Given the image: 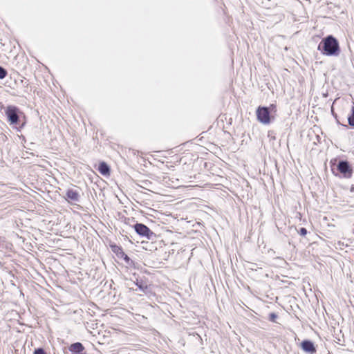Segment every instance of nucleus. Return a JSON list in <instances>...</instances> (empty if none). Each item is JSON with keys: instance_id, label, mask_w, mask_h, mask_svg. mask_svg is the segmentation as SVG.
I'll return each mask as SVG.
<instances>
[{"instance_id": "dca6fc26", "label": "nucleus", "mask_w": 354, "mask_h": 354, "mask_svg": "<svg viewBox=\"0 0 354 354\" xmlns=\"http://www.w3.org/2000/svg\"><path fill=\"white\" fill-rule=\"evenodd\" d=\"M272 319L274 320V319L276 317V315L274 314H272Z\"/></svg>"}, {"instance_id": "f8f14e48", "label": "nucleus", "mask_w": 354, "mask_h": 354, "mask_svg": "<svg viewBox=\"0 0 354 354\" xmlns=\"http://www.w3.org/2000/svg\"><path fill=\"white\" fill-rule=\"evenodd\" d=\"M6 71L0 66V79H3L6 76Z\"/></svg>"}, {"instance_id": "423d86ee", "label": "nucleus", "mask_w": 354, "mask_h": 354, "mask_svg": "<svg viewBox=\"0 0 354 354\" xmlns=\"http://www.w3.org/2000/svg\"><path fill=\"white\" fill-rule=\"evenodd\" d=\"M67 198L71 201L76 202L79 200V193L74 189H68L66 193Z\"/></svg>"}, {"instance_id": "0eeeda50", "label": "nucleus", "mask_w": 354, "mask_h": 354, "mask_svg": "<svg viewBox=\"0 0 354 354\" xmlns=\"http://www.w3.org/2000/svg\"><path fill=\"white\" fill-rule=\"evenodd\" d=\"M338 169L341 173L344 174L345 176L347 174V173L350 174V168L347 162H340L338 165Z\"/></svg>"}, {"instance_id": "2eb2a0df", "label": "nucleus", "mask_w": 354, "mask_h": 354, "mask_svg": "<svg viewBox=\"0 0 354 354\" xmlns=\"http://www.w3.org/2000/svg\"><path fill=\"white\" fill-rule=\"evenodd\" d=\"M122 259H124L126 261H128L129 260V258L128 257V256L127 254H125L124 253V256L123 257H122Z\"/></svg>"}, {"instance_id": "7ed1b4c3", "label": "nucleus", "mask_w": 354, "mask_h": 354, "mask_svg": "<svg viewBox=\"0 0 354 354\" xmlns=\"http://www.w3.org/2000/svg\"><path fill=\"white\" fill-rule=\"evenodd\" d=\"M5 113L10 124H17L18 122V113H19L18 108L15 106H8L6 108Z\"/></svg>"}, {"instance_id": "39448f33", "label": "nucleus", "mask_w": 354, "mask_h": 354, "mask_svg": "<svg viewBox=\"0 0 354 354\" xmlns=\"http://www.w3.org/2000/svg\"><path fill=\"white\" fill-rule=\"evenodd\" d=\"M301 348L304 351L313 353L315 352V348L313 344L310 341H304L301 343Z\"/></svg>"}, {"instance_id": "1a4fd4ad", "label": "nucleus", "mask_w": 354, "mask_h": 354, "mask_svg": "<svg viewBox=\"0 0 354 354\" xmlns=\"http://www.w3.org/2000/svg\"><path fill=\"white\" fill-rule=\"evenodd\" d=\"M69 349L71 351L77 353L82 352L84 350V346L81 343L77 342L71 344Z\"/></svg>"}, {"instance_id": "4468645a", "label": "nucleus", "mask_w": 354, "mask_h": 354, "mask_svg": "<svg viewBox=\"0 0 354 354\" xmlns=\"http://www.w3.org/2000/svg\"><path fill=\"white\" fill-rule=\"evenodd\" d=\"M299 234L301 235V236H305L307 234V230L306 229L302 227L300 229V231H299Z\"/></svg>"}, {"instance_id": "20e7f679", "label": "nucleus", "mask_w": 354, "mask_h": 354, "mask_svg": "<svg viewBox=\"0 0 354 354\" xmlns=\"http://www.w3.org/2000/svg\"><path fill=\"white\" fill-rule=\"evenodd\" d=\"M134 228L138 234L146 236L148 239H149L151 235L153 234L146 225L141 223H137L135 225Z\"/></svg>"}, {"instance_id": "f257e3e1", "label": "nucleus", "mask_w": 354, "mask_h": 354, "mask_svg": "<svg viewBox=\"0 0 354 354\" xmlns=\"http://www.w3.org/2000/svg\"><path fill=\"white\" fill-rule=\"evenodd\" d=\"M322 53L328 56L337 55L339 50L338 42L333 36H328L322 41L318 49L322 50Z\"/></svg>"}, {"instance_id": "ddd939ff", "label": "nucleus", "mask_w": 354, "mask_h": 354, "mask_svg": "<svg viewBox=\"0 0 354 354\" xmlns=\"http://www.w3.org/2000/svg\"><path fill=\"white\" fill-rule=\"evenodd\" d=\"M33 354H46L42 348L36 349Z\"/></svg>"}, {"instance_id": "f3484780", "label": "nucleus", "mask_w": 354, "mask_h": 354, "mask_svg": "<svg viewBox=\"0 0 354 354\" xmlns=\"http://www.w3.org/2000/svg\"><path fill=\"white\" fill-rule=\"evenodd\" d=\"M73 354H84V353H73Z\"/></svg>"}, {"instance_id": "9d476101", "label": "nucleus", "mask_w": 354, "mask_h": 354, "mask_svg": "<svg viewBox=\"0 0 354 354\" xmlns=\"http://www.w3.org/2000/svg\"><path fill=\"white\" fill-rule=\"evenodd\" d=\"M112 251L115 253L118 257H123L124 252L117 245H111Z\"/></svg>"}, {"instance_id": "f03ea898", "label": "nucleus", "mask_w": 354, "mask_h": 354, "mask_svg": "<svg viewBox=\"0 0 354 354\" xmlns=\"http://www.w3.org/2000/svg\"><path fill=\"white\" fill-rule=\"evenodd\" d=\"M277 111L276 106L271 104L269 107H259L257 110V120L263 124H268L274 119Z\"/></svg>"}, {"instance_id": "9b49d317", "label": "nucleus", "mask_w": 354, "mask_h": 354, "mask_svg": "<svg viewBox=\"0 0 354 354\" xmlns=\"http://www.w3.org/2000/svg\"><path fill=\"white\" fill-rule=\"evenodd\" d=\"M348 123L351 126H354V106L351 109V115L348 117Z\"/></svg>"}, {"instance_id": "6e6552de", "label": "nucleus", "mask_w": 354, "mask_h": 354, "mask_svg": "<svg viewBox=\"0 0 354 354\" xmlns=\"http://www.w3.org/2000/svg\"><path fill=\"white\" fill-rule=\"evenodd\" d=\"M98 170L104 176L109 175V173H110L109 167L105 162H101L100 164Z\"/></svg>"}]
</instances>
